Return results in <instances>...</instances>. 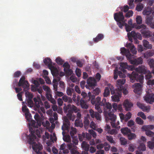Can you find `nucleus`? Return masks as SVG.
Wrapping results in <instances>:
<instances>
[{
  "label": "nucleus",
  "mask_w": 154,
  "mask_h": 154,
  "mask_svg": "<svg viewBox=\"0 0 154 154\" xmlns=\"http://www.w3.org/2000/svg\"><path fill=\"white\" fill-rule=\"evenodd\" d=\"M101 98L97 97L96 99L94 96H92L91 100V102L93 104H95V108L98 112H94L92 109L89 110V113L91 117L93 118H95L98 120L101 121V117L100 113H102L103 110L105 116L107 114L108 116H106V121L109 119L111 121V125L112 127H116L115 125V121L116 119V116L112 113L111 110L112 109L111 104L106 102V99L104 98L102 101H100Z\"/></svg>",
  "instance_id": "1"
},
{
  "label": "nucleus",
  "mask_w": 154,
  "mask_h": 154,
  "mask_svg": "<svg viewBox=\"0 0 154 154\" xmlns=\"http://www.w3.org/2000/svg\"><path fill=\"white\" fill-rule=\"evenodd\" d=\"M136 70L137 72L133 71L131 74L128 73L127 76L130 78L131 82L133 83L136 81L142 84L143 82L144 76L141 74H138L137 72L140 74H146L149 70L147 69L146 67L142 65L138 68H137ZM132 87L134 88V93L138 94H141L142 88V84L139 83H135L132 86Z\"/></svg>",
  "instance_id": "2"
},
{
  "label": "nucleus",
  "mask_w": 154,
  "mask_h": 154,
  "mask_svg": "<svg viewBox=\"0 0 154 154\" xmlns=\"http://www.w3.org/2000/svg\"><path fill=\"white\" fill-rule=\"evenodd\" d=\"M29 132L30 134L27 136L28 142L30 144H32V148L37 154H47L45 152L43 153L40 151L42 149V146L39 143H36L34 142L36 138L35 132L32 128H30Z\"/></svg>",
  "instance_id": "3"
},
{
  "label": "nucleus",
  "mask_w": 154,
  "mask_h": 154,
  "mask_svg": "<svg viewBox=\"0 0 154 154\" xmlns=\"http://www.w3.org/2000/svg\"><path fill=\"white\" fill-rule=\"evenodd\" d=\"M77 109V107L73 105H71L69 104L67 106H64L63 107L64 112L66 113L68 112V113L66 115V117H65L64 119L65 118H67L69 121L70 120L73 121L75 118V116L74 115H72V114L74 112H76Z\"/></svg>",
  "instance_id": "4"
},
{
  "label": "nucleus",
  "mask_w": 154,
  "mask_h": 154,
  "mask_svg": "<svg viewBox=\"0 0 154 154\" xmlns=\"http://www.w3.org/2000/svg\"><path fill=\"white\" fill-rule=\"evenodd\" d=\"M133 26L137 29H140V32L143 38H146L152 36V33L149 30V28L146 26L144 24L137 25L136 24H135Z\"/></svg>",
  "instance_id": "5"
},
{
  "label": "nucleus",
  "mask_w": 154,
  "mask_h": 154,
  "mask_svg": "<svg viewBox=\"0 0 154 154\" xmlns=\"http://www.w3.org/2000/svg\"><path fill=\"white\" fill-rule=\"evenodd\" d=\"M127 35L129 40L131 42H133L132 38H134L136 42H137V41H138V40H137V38L139 39H141L142 38V36L140 33L138 32L136 33L134 31H132L131 32H128L127 34ZM133 46L134 45L132 44L131 42L127 43L126 45V47L129 49L132 48Z\"/></svg>",
  "instance_id": "6"
},
{
  "label": "nucleus",
  "mask_w": 154,
  "mask_h": 154,
  "mask_svg": "<svg viewBox=\"0 0 154 154\" xmlns=\"http://www.w3.org/2000/svg\"><path fill=\"white\" fill-rule=\"evenodd\" d=\"M120 67L119 69L121 70L123 72V73L121 71H118V75L120 78H124L126 77V70L125 69H127L128 70H130L132 71L133 68L128 66L127 63L121 62L119 63Z\"/></svg>",
  "instance_id": "7"
},
{
  "label": "nucleus",
  "mask_w": 154,
  "mask_h": 154,
  "mask_svg": "<svg viewBox=\"0 0 154 154\" xmlns=\"http://www.w3.org/2000/svg\"><path fill=\"white\" fill-rule=\"evenodd\" d=\"M114 20L117 22V25L121 29L123 28V22H125L126 20H124V16L122 11H119L114 14Z\"/></svg>",
  "instance_id": "8"
},
{
  "label": "nucleus",
  "mask_w": 154,
  "mask_h": 154,
  "mask_svg": "<svg viewBox=\"0 0 154 154\" xmlns=\"http://www.w3.org/2000/svg\"><path fill=\"white\" fill-rule=\"evenodd\" d=\"M111 94H114L111 96L112 100L114 102H119V97H121V92H119L117 89H115L112 85L109 86Z\"/></svg>",
  "instance_id": "9"
},
{
  "label": "nucleus",
  "mask_w": 154,
  "mask_h": 154,
  "mask_svg": "<svg viewBox=\"0 0 154 154\" xmlns=\"http://www.w3.org/2000/svg\"><path fill=\"white\" fill-rule=\"evenodd\" d=\"M25 76H22L20 79L18 83V86L22 87L24 88V90L25 91L29 88V86L28 82L25 80Z\"/></svg>",
  "instance_id": "10"
},
{
  "label": "nucleus",
  "mask_w": 154,
  "mask_h": 154,
  "mask_svg": "<svg viewBox=\"0 0 154 154\" xmlns=\"http://www.w3.org/2000/svg\"><path fill=\"white\" fill-rule=\"evenodd\" d=\"M87 83L88 85H86L85 87L87 88L90 89H94L97 85V82L96 79L94 77H90L88 78L87 80Z\"/></svg>",
  "instance_id": "11"
},
{
  "label": "nucleus",
  "mask_w": 154,
  "mask_h": 154,
  "mask_svg": "<svg viewBox=\"0 0 154 154\" xmlns=\"http://www.w3.org/2000/svg\"><path fill=\"white\" fill-rule=\"evenodd\" d=\"M64 122L63 123V125L62 126V130L63 131L62 132V134L63 136H65V132L64 131L65 130L67 131L68 132L69 131V127L70 126V123L67 118H64Z\"/></svg>",
  "instance_id": "12"
},
{
  "label": "nucleus",
  "mask_w": 154,
  "mask_h": 154,
  "mask_svg": "<svg viewBox=\"0 0 154 154\" xmlns=\"http://www.w3.org/2000/svg\"><path fill=\"white\" fill-rule=\"evenodd\" d=\"M154 94L146 92V95L144 97V100L147 103L151 104L154 102Z\"/></svg>",
  "instance_id": "13"
},
{
  "label": "nucleus",
  "mask_w": 154,
  "mask_h": 154,
  "mask_svg": "<svg viewBox=\"0 0 154 154\" xmlns=\"http://www.w3.org/2000/svg\"><path fill=\"white\" fill-rule=\"evenodd\" d=\"M121 53L123 55H125L128 59L133 58L134 55L131 54L128 50H127L125 48H121Z\"/></svg>",
  "instance_id": "14"
},
{
  "label": "nucleus",
  "mask_w": 154,
  "mask_h": 154,
  "mask_svg": "<svg viewBox=\"0 0 154 154\" xmlns=\"http://www.w3.org/2000/svg\"><path fill=\"white\" fill-rule=\"evenodd\" d=\"M128 60H129L131 64L135 65L142 64L143 62V58L141 57L136 59L131 58L128 59Z\"/></svg>",
  "instance_id": "15"
},
{
  "label": "nucleus",
  "mask_w": 154,
  "mask_h": 154,
  "mask_svg": "<svg viewBox=\"0 0 154 154\" xmlns=\"http://www.w3.org/2000/svg\"><path fill=\"white\" fill-rule=\"evenodd\" d=\"M68 149L70 150L71 154H81L77 150V147L72 143H69L68 145Z\"/></svg>",
  "instance_id": "16"
},
{
  "label": "nucleus",
  "mask_w": 154,
  "mask_h": 154,
  "mask_svg": "<svg viewBox=\"0 0 154 154\" xmlns=\"http://www.w3.org/2000/svg\"><path fill=\"white\" fill-rule=\"evenodd\" d=\"M125 82V79H118L117 81V87L116 89H120L121 90L123 89V86L122 85H124Z\"/></svg>",
  "instance_id": "17"
},
{
  "label": "nucleus",
  "mask_w": 154,
  "mask_h": 154,
  "mask_svg": "<svg viewBox=\"0 0 154 154\" xmlns=\"http://www.w3.org/2000/svg\"><path fill=\"white\" fill-rule=\"evenodd\" d=\"M64 71L68 74H71L72 71L70 69V65L67 62L65 63L63 65Z\"/></svg>",
  "instance_id": "18"
},
{
  "label": "nucleus",
  "mask_w": 154,
  "mask_h": 154,
  "mask_svg": "<svg viewBox=\"0 0 154 154\" xmlns=\"http://www.w3.org/2000/svg\"><path fill=\"white\" fill-rule=\"evenodd\" d=\"M123 105L126 111L131 110V107L133 106V104L128 100H126L125 101Z\"/></svg>",
  "instance_id": "19"
},
{
  "label": "nucleus",
  "mask_w": 154,
  "mask_h": 154,
  "mask_svg": "<svg viewBox=\"0 0 154 154\" xmlns=\"http://www.w3.org/2000/svg\"><path fill=\"white\" fill-rule=\"evenodd\" d=\"M137 106L141 109L143 111L145 112H148L150 109V106H145L144 104L137 102Z\"/></svg>",
  "instance_id": "20"
},
{
  "label": "nucleus",
  "mask_w": 154,
  "mask_h": 154,
  "mask_svg": "<svg viewBox=\"0 0 154 154\" xmlns=\"http://www.w3.org/2000/svg\"><path fill=\"white\" fill-rule=\"evenodd\" d=\"M49 68L50 69L51 74L53 76H57L58 75L59 72L56 67L52 65Z\"/></svg>",
  "instance_id": "21"
},
{
  "label": "nucleus",
  "mask_w": 154,
  "mask_h": 154,
  "mask_svg": "<svg viewBox=\"0 0 154 154\" xmlns=\"http://www.w3.org/2000/svg\"><path fill=\"white\" fill-rule=\"evenodd\" d=\"M49 68L50 69L51 74L53 76H57L58 75L59 72L56 67L52 65Z\"/></svg>",
  "instance_id": "22"
},
{
  "label": "nucleus",
  "mask_w": 154,
  "mask_h": 154,
  "mask_svg": "<svg viewBox=\"0 0 154 154\" xmlns=\"http://www.w3.org/2000/svg\"><path fill=\"white\" fill-rule=\"evenodd\" d=\"M33 100L35 103V106L37 108H39L40 106H42L43 104L42 102L40 100H38L36 98H34Z\"/></svg>",
  "instance_id": "23"
},
{
  "label": "nucleus",
  "mask_w": 154,
  "mask_h": 154,
  "mask_svg": "<svg viewBox=\"0 0 154 154\" xmlns=\"http://www.w3.org/2000/svg\"><path fill=\"white\" fill-rule=\"evenodd\" d=\"M44 62L48 68L52 65V62L51 59L49 57H47L44 60Z\"/></svg>",
  "instance_id": "24"
},
{
  "label": "nucleus",
  "mask_w": 154,
  "mask_h": 154,
  "mask_svg": "<svg viewBox=\"0 0 154 154\" xmlns=\"http://www.w3.org/2000/svg\"><path fill=\"white\" fill-rule=\"evenodd\" d=\"M82 147L85 151H88L89 150L90 145L85 141H83L81 144Z\"/></svg>",
  "instance_id": "25"
},
{
  "label": "nucleus",
  "mask_w": 154,
  "mask_h": 154,
  "mask_svg": "<svg viewBox=\"0 0 154 154\" xmlns=\"http://www.w3.org/2000/svg\"><path fill=\"white\" fill-rule=\"evenodd\" d=\"M25 116L26 120L29 122L33 121L32 125L33 126L35 125V122L34 120H33L32 118L31 114L29 112L27 115L25 114Z\"/></svg>",
  "instance_id": "26"
},
{
  "label": "nucleus",
  "mask_w": 154,
  "mask_h": 154,
  "mask_svg": "<svg viewBox=\"0 0 154 154\" xmlns=\"http://www.w3.org/2000/svg\"><path fill=\"white\" fill-rule=\"evenodd\" d=\"M143 43L144 46L147 49H151L152 46L151 44H149V42L146 40H144L143 41Z\"/></svg>",
  "instance_id": "27"
},
{
  "label": "nucleus",
  "mask_w": 154,
  "mask_h": 154,
  "mask_svg": "<svg viewBox=\"0 0 154 154\" xmlns=\"http://www.w3.org/2000/svg\"><path fill=\"white\" fill-rule=\"evenodd\" d=\"M46 96L48 100L50 101L51 103H55V100L54 99L52 98V95L51 94V92L46 94Z\"/></svg>",
  "instance_id": "28"
},
{
  "label": "nucleus",
  "mask_w": 154,
  "mask_h": 154,
  "mask_svg": "<svg viewBox=\"0 0 154 154\" xmlns=\"http://www.w3.org/2000/svg\"><path fill=\"white\" fill-rule=\"evenodd\" d=\"M103 38V35L102 34H99L97 36L94 38V41L95 42H97L98 41L102 40Z\"/></svg>",
  "instance_id": "29"
},
{
  "label": "nucleus",
  "mask_w": 154,
  "mask_h": 154,
  "mask_svg": "<svg viewBox=\"0 0 154 154\" xmlns=\"http://www.w3.org/2000/svg\"><path fill=\"white\" fill-rule=\"evenodd\" d=\"M121 131L122 134L125 135H127L131 132L130 129H129L128 128H122L121 129Z\"/></svg>",
  "instance_id": "30"
},
{
  "label": "nucleus",
  "mask_w": 154,
  "mask_h": 154,
  "mask_svg": "<svg viewBox=\"0 0 154 154\" xmlns=\"http://www.w3.org/2000/svg\"><path fill=\"white\" fill-rule=\"evenodd\" d=\"M69 131L70 134L72 137L76 133L77 131L75 128L71 127V128H70V126L69 127Z\"/></svg>",
  "instance_id": "31"
},
{
  "label": "nucleus",
  "mask_w": 154,
  "mask_h": 154,
  "mask_svg": "<svg viewBox=\"0 0 154 154\" xmlns=\"http://www.w3.org/2000/svg\"><path fill=\"white\" fill-rule=\"evenodd\" d=\"M110 85H111V84H110L108 86L109 87V86ZM110 88L109 87L108 88V87L105 88L104 90V92L103 93V96L104 97H106L108 95H109L110 94Z\"/></svg>",
  "instance_id": "32"
},
{
  "label": "nucleus",
  "mask_w": 154,
  "mask_h": 154,
  "mask_svg": "<svg viewBox=\"0 0 154 154\" xmlns=\"http://www.w3.org/2000/svg\"><path fill=\"white\" fill-rule=\"evenodd\" d=\"M154 128V125H144L142 126V129L144 131H146L149 129L152 130Z\"/></svg>",
  "instance_id": "33"
},
{
  "label": "nucleus",
  "mask_w": 154,
  "mask_h": 154,
  "mask_svg": "<svg viewBox=\"0 0 154 154\" xmlns=\"http://www.w3.org/2000/svg\"><path fill=\"white\" fill-rule=\"evenodd\" d=\"M75 125L77 127H82L83 126V124L80 119H76L75 121Z\"/></svg>",
  "instance_id": "34"
},
{
  "label": "nucleus",
  "mask_w": 154,
  "mask_h": 154,
  "mask_svg": "<svg viewBox=\"0 0 154 154\" xmlns=\"http://www.w3.org/2000/svg\"><path fill=\"white\" fill-rule=\"evenodd\" d=\"M84 123L85 128L86 129L88 128L90 125V121L89 119H88L87 118H85Z\"/></svg>",
  "instance_id": "35"
},
{
  "label": "nucleus",
  "mask_w": 154,
  "mask_h": 154,
  "mask_svg": "<svg viewBox=\"0 0 154 154\" xmlns=\"http://www.w3.org/2000/svg\"><path fill=\"white\" fill-rule=\"evenodd\" d=\"M63 100L65 102L68 103H71L72 100L71 98L69 97L66 95H64L62 97Z\"/></svg>",
  "instance_id": "36"
},
{
  "label": "nucleus",
  "mask_w": 154,
  "mask_h": 154,
  "mask_svg": "<svg viewBox=\"0 0 154 154\" xmlns=\"http://www.w3.org/2000/svg\"><path fill=\"white\" fill-rule=\"evenodd\" d=\"M80 102V105L82 108L87 109L88 108V106L86 104V102L84 100L81 99Z\"/></svg>",
  "instance_id": "37"
},
{
  "label": "nucleus",
  "mask_w": 154,
  "mask_h": 154,
  "mask_svg": "<svg viewBox=\"0 0 154 154\" xmlns=\"http://www.w3.org/2000/svg\"><path fill=\"white\" fill-rule=\"evenodd\" d=\"M148 64L151 68H154V60L153 59H149L147 60Z\"/></svg>",
  "instance_id": "38"
},
{
  "label": "nucleus",
  "mask_w": 154,
  "mask_h": 154,
  "mask_svg": "<svg viewBox=\"0 0 154 154\" xmlns=\"http://www.w3.org/2000/svg\"><path fill=\"white\" fill-rule=\"evenodd\" d=\"M53 86L54 90L55 91H57V81L56 79H54L53 80Z\"/></svg>",
  "instance_id": "39"
},
{
  "label": "nucleus",
  "mask_w": 154,
  "mask_h": 154,
  "mask_svg": "<svg viewBox=\"0 0 154 154\" xmlns=\"http://www.w3.org/2000/svg\"><path fill=\"white\" fill-rule=\"evenodd\" d=\"M78 136L79 140L80 141H82L83 140H86L85 134L84 132L82 133V134H79Z\"/></svg>",
  "instance_id": "40"
},
{
  "label": "nucleus",
  "mask_w": 154,
  "mask_h": 154,
  "mask_svg": "<svg viewBox=\"0 0 154 154\" xmlns=\"http://www.w3.org/2000/svg\"><path fill=\"white\" fill-rule=\"evenodd\" d=\"M143 7V5L141 3H140L137 5L136 10L138 11H140L142 10Z\"/></svg>",
  "instance_id": "41"
},
{
  "label": "nucleus",
  "mask_w": 154,
  "mask_h": 154,
  "mask_svg": "<svg viewBox=\"0 0 154 154\" xmlns=\"http://www.w3.org/2000/svg\"><path fill=\"white\" fill-rule=\"evenodd\" d=\"M128 139L129 140H131L134 139L136 137V135L134 133H131V132L127 135Z\"/></svg>",
  "instance_id": "42"
},
{
  "label": "nucleus",
  "mask_w": 154,
  "mask_h": 154,
  "mask_svg": "<svg viewBox=\"0 0 154 154\" xmlns=\"http://www.w3.org/2000/svg\"><path fill=\"white\" fill-rule=\"evenodd\" d=\"M63 139L64 141L67 142H70L71 141V137L69 135L64 136L63 137Z\"/></svg>",
  "instance_id": "43"
},
{
  "label": "nucleus",
  "mask_w": 154,
  "mask_h": 154,
  "mask_svg": "<svg viewBox=\"0 0 154 154\" xmlns=\"http://www.w3.org/2000/svg\"><path fill=\"white\" fill-rule=\"evenodd\" d=\"M25 96L28 98L27 100L32 99L33 97V95L29 91H26L25 92Z\"/></svg>",
  "instance_id": "44"
},
{
  "label": "nucleus",
  "mask_w": 154,
  "mask_h": 154,
  "mask_svg": "<svg viewBox=\"0 0 154 154\" xmlns=\"http://www.w3.org/2000/svg\"><path fill=\"white\" fill-rule=\"evenodd\" d=\"M56 62L59 65H62L64 61L60 57H57L56 59Z\"/></svg>",
  "instance_id": "45"
},
{
  "label": "nucleus",
  "mask_w": 154,
  "mask_h": 154,
  "mask_svg": "<svg viewBox=\"0 0 154 154\" xmlns=\"http://www.w3.org/2000/svg\"><path fill=\"white\" fill-rule=\"evenodd\" d=\"M106 145H107V143L106 142H105L104 143H100L96 146V148L98 149H102Z\"/></svg>",
  "instance_id": "46"
},
{
  "label": "nucleus",
  "mask_w": 154,
  "mask_h": 154,
  "mask_svg": "<svg viewBox=\"0 0 154 154\" xmlns=\"http://www.w3.org/2000/svg\"><path fill=\"white\" fill-rule=\"evenodd\" d=\"M145 74V79L146 80H149L152 78V73L149 70L148 72Z\"/></svg>",
  "instance_id": "47"
},
{
  "label": "nucleus",
  "mask_w": 154,
  "mask_h": 154,
  "mask_svg": "<svg viewBox=\"0 0 154 154\" xmlns=\"http://www.w3.org/2000/svg\"><path fill=\"white\" fill-rule=\"evenodd\" d=\"M134 0H128V3L130 9H132L134 8Z\"/></svg>",
  "instance_id": "48"
},
{
  "label": "nucleus",
  "mask_w": 154,
  "mask_h": 154,
  "mask_svg": "<svg viewBox=\"0 0 154 154\" xmlns=\"http://www.w3.org/2000/svg\"><path fill=\"white\" fill-rule=\"evenodd\" d=\"M139 150H141L142 151H144L146 149V146L143 143H141L138 147Z\"/></svg>",
  "instance_id": "49"
},
{
  "label": "nucleus",
  "mask_w": 154,
  "mask_h": 154,
  "mask_svg": "<svg viewBox=\"0 0 154 154\" xmlns=\"http://www.w3.org/2000/svg\"><path fill=\"white\" fill-rule=\"evenodd\" d=\"M74 91L73 89L68 87L67 88L66 93L68 95L71 96Z\"/></svg>",
  "instance_id": "50"
},
{
  "label": "nucleus",
  "mask_w": 154,
  "mask_h": 154,
  "mask_svg": "<svg viewBox=\"0 0 154 154\" xmlns=\"http://www.w3.org/2000/svg\"><path fill=\"white\" fill-rule=\"evenodd\" d=\"M125 26V29L127 32H129L131 30V27L130 26L128 25L125 22H123V26Z\"/></svg>",
  "instance_id": "51"
},
{
  "label": "nucleus",
  "mask_w": 154,
  "mask_h": 154,
  "mask_svg": "<svg viewBox=\"0 0 154 154\" xmlns=\"http://www.w3.org/2000/svg\"><path fill=\"white\" fill-rule=\"evenodd\" d=\"M136 21L137 24H140L142 23V20L141 17L140 16H138L136 18Z\"/></svg>",
  "instance_id": "52"
},
{
  "label": "nucleus",
  "mask_w": 154,
  "mask_h": 154,
  "mask_svg": "<svg viewBox=\"0 0 154 154\" xmlns=\"http://www.w3.org/2000/svg\"><path fill=\"white\" fill-rule=\"evenodd\" d=\"M42 88L44 90L46 91V94L51 92V89L48 86L44 85L42 86Z\"/></svg>",
  "instance_id": "53"
},
{
  "label": "nucleus",
  "mask_w": 154,
  "mask_h": 154,
  "mask_svg": "<svg viewBox=\"0 0 154 154\" xmlns=\"http://www.w3.org/2000/svg\"><path fill=\"white\" fill-rule=\"evenodd\" d=\"M22 110L23 112H25V115H27V114L29 112V109L26 105L22 107Z\"/></svg>",
  "instance_id": "54"
},
{
  "label": "nucleus",
  "mask_w": 154,
  "mask_h": 154,
  "mask_svg": "<svg viewBox=\"0 0 154 154\" xmlns=\"http://www.w3.org/2000/svg\"><path fill=\"white\" fill-rule=\"evenodd\" d=\"M148 146L150 149H153L154 148V142L152 140L148 141Z\"/></svg>",
  "instance_id": "55"
},
{
  "label": "nucleus",
  "mask_w": 154,
  "mask_h": 154,
  "mask_svg": "<svg viewBox=\"0 0 154 154\" xmlns=\"http://www.w3.org/2000/svg\"><path fill=\"white\" fill-rule=\"evenodd\" d=\"M136 122L139 125H143V121L140 117H137L136 119Z\"/></svg>",
  "instance_id": "56"
},
{
  "label": "nucleus",
  "mask_w": 154,
  "mask_h": 154,
  "mask_svg": "<svg viewBox=\"0 0 154 154\" xmlns=\"http://www.w3.org/2000/svg\"><path fill=\"white\" fill-rule=\"evenodd\" d=\"M106 139L110 143H115V142L112 136H106Z\"/></svg>",
  "instance_id": "57"
},
{
  "label": "nucleus",
  "mask_w": 154,
  "mask_h": 154,
  "mask_svg": "<svg viewBox=\"0 0 154 154\" xmlns=\"http://www.w3.org/2000/svg\"><path fill=\"white\" fill-rule=\"evenodd\" d=\"M117 90L119 92H121V94H122V92H123L125 95L127 94L128 93V90L124 88V87H123V89H122L121 90H120V89H117Z\"/></svg>",
  "instance_id": "58"
},
{
  "label": "nucleus",
  "mask_w": 154,
  "mask_h": 154,
  "mask_svg": "<svg viewBox=\"0 0 154 154\" xmlns=\"http://www.w3.org/2000/svg\"><path fill=\"white\" fill-rule=\"evenodd\" d=\"M121 143L122 145H125L127 144V140L124 137H121L120 138Z\"/></svg>",
  "instance_id": "59"
},
{
  "label": "nucleus",
  "mask_w": 154,
  "mask_h": 154,
  "mask_svg": "<svg viewBox=\"0 0 154 154\" xmlns=\"http://www.w3.org/2000/svg\"><path fill=\"white\" fill-rule=\"evenodd\" d=\"M131 116V114L130 112H128L125 115V122L127 121L129 119Z\"/></svg>",
  "instance_id": "60"
},
{
  "label": "nucleus",
  "mask_w": 154,
  "mask_h": 154,
  "mask_svg": "<svg viewBox=\"0 0 154 154\" xmlns=\"http://www.w3.org/2000/svg\"><path fill=\"white\" fill-rule=\"evenodd\" d=\"M27 103L28 106L32 107L33 106V102L32 99L27 100Z\"/></svg>",
  "instance_id": "61"
},
{
  "label": "nucleus",
  "mask_w": 154,
  "mask_h": 154,
  "mask_svg": "<svg viewBox=\"0 0 154 154\" xmlns=\"http://www.w3.org/2000/svg\"><path fill=\"white\" fill-rule=\"evenodd\" d=\"M145 131L146 134L148 136L152 137L154 135V133L151 131L148 130Z\"/></svg>",
  "instance_id": "62"
},
{
  "label": "nucleus",
  "mask_w": 154,
  "mask_h": 154,
  "mask_svg": "<svg viewBox=\"0 0 154 154\" xmlns=\"http://www.w3.org/2000/svg\"><path fill=\"white\" fill-rule=\"evenodd\" d=\"M112 106L113 108V109L112 110V112H115L116 111L118 108L117 104L114 103H112Z\"/></svg>",
  "instance_id": "63"
},
{
  "label": "nucleus",
  "mask_w": 154,
  "mask_h": 154,
  "mask_svg": "<svg viewBox=\"0 0 154 154\" xmlns=\"http://www.w3.org/2000/svg\"><path fill=\"white\" fill-rule=\"evenodd\" d=\"M133 12L132 11H129L126 13L125 16L126 17L129 18L133 15Z\"/></svg>",
  "instance_id": "64"
}]
</instances>
